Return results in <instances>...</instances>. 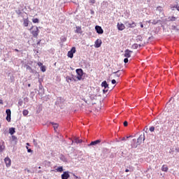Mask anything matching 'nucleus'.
Instances as JSON below:
<instances>
[{"mask_svg": "<svg viewBox=\"0 0 179 179\" xmlns=\"http://www.w3.org/2000/svg\"><path fill=\"white\" fill-rule=\"evenodd\" d=\"M29 31H31V34H32L34 38H37V37H38V34L40 33V30L38 29V27L32 26L29 29Z\"/></svg>", "mask_w": 179, "mask_h": 179, "instance_id": "obj_1", "label": "nucleus"}, {"mask_svg": "<svg viewBox=\"0 0 179 179\" xmlns=\"http://www.w3.org/2000/svg\"><path fill=\"white\" fill-rule=\"evenodd\" d=\"M76 72L77 73L76 79L78 80H83V70L82 69H77Z\"/></svg>", "mask_w": 179, "mask_h": 179, "instance_id": "obj_2", "label": "nucleus"}, {"mask_svg": "<svg viewBox=\"0 0 179 179\" xmlns=\"http://www.w3.org/2000/svg\"><path fill=\"white\" fill-rule=\"evenodd\" d=\"M76 52V48L73 47L70 51L68 52L67 56L69 58H73V54Z\"/></svg>", "mask_w": 179, "mask_h": 179, "instance_id": "obj_3", "label": "nucleus"}, {"mask_svg": "<svg viewBox=\"0 0 179 179\" xmlns=\"http://www.w3.org/2000/svg\"><path fill=\"white\" fill-rule=\"evenodd\" d=\"M145 141V133L143 134L140 135V136L137 139L138 145L142 144V142Z\"/></svg>", "mask_w": 179, "mask_h": 179, "instance_id": "obj_4", "label": "nucleus"}, {"mask_svg": "<svg viewBox=\"0 0 179 179\" xmlns=\"http://www.w3.org/2000/svg\"><path fill=\"white\" fill-rule=\"evenodd\" d=\"M6 113L7 114L6 120V121H8V122H10V115L12 114V112L10 111V109H7L6 110Z\"/></svg>", "mask_w": 179, "mask_h": 179, "instance_id": "obj_5", "label": "nucleus"}, {"mask_svg": "<svg viewBox=\"0 0 179 179\" xmlns=\"http://www.w3.org/2000/svg\"><path fill=\"white\" fill-rule=\"evenodd\" d=\"M95 30L96 31V33H98V34H103V33H104L103 28H101V27L99 25H96L95 27Z\"/></svg>", "mask_w": 179, "mask_h": 179, "instance_id": "obj_6", "label": "nucleus"}, {"mask_svg": "<svg viewBox=\"0 0 179 179\" xmlns=\"http://www.w3.org/2000/svg\"><path fill=\"white\" fill-rule=\"evenodd\" d=\"M4 162L6 163V167H10L11 164H12V161L10 159L9 157H6L4 159Z\"/></svg>", "mask_w": 179, "mask_h": 179, "instance_id": "obj_7", "label": "nucleus"}, {"mask_svg": "<svg viewBox=\"0 0 179 179\" xmlns=\"http://www.w3.org/2000/svg\"><path fill=\"white\" fill-rule=\"evenodd\" d=\"M71 177L69 175V171H64L63 174H62V179H68Z\"/></svg>", "mask_w": 179, "mask_h": 179, "instance_id": "obj_8", "label": "nucleus"}, {"mask_svg": "<svg viewBox=\"0 0 179 179\" xmlns=\"http://www.w3.org/2000/svg\"><path fill=\"white\" fill-rule=\"evenodd\" d=\"M101 43L102 42L101 39H97L94 43L95 48H100V47H101Z\"/></svg>", "mask_w": 179, "mask_h": 179, "instance_id": "obj_9", "label": "nucleus"}, {"mask_svg": "<svg viewBox=\"0 0 179 179\" xmlns=\"http://www.w3.org/2000/svg\"><path fill=\"white\" fill-rule=\"evenodd\" d=\"M132 52V50H129L128 49H127L125 51H124V57L126 58H131V53Z\"/></svg>", "mask_w": 179, "mask_h": 179, "instance_id": "obj_10", "label": "nucleus"}, {"mask_svg": "<svg viewBox=\"0 0 179 179\" xmlns=\"http://www.w3.org/2000/svg\"><path fill=\"white\" fill-rule=\"evenodd\" d=\"M101 142V140H96L94 141H92L90 144L88 145V146H96V145H99Z\"/></svg>", "mask_w": 179, "mask_h": 179, "instance_id": "obj_11", "label": "nucleus"}, {"mask_svg": "<svg viewBox=\"0 0 179 179\" xmlns=\"http://www.w3.org/2000/svg\"><path fill=\"white\" fill-rule=\"evenodd\" d=\"M75 33H77L78 34H82L83 31H82L81 27H76V29L75 31Z\"/></svg>", "mask_w": 179, "mask_h": 179, "instance_id": "obj_12", "label": "nucleus"}, {"mask_svg": "<svg viewBox=\"0 0 179 179\" xmlns=\"http://www.w3.org/2000/svg\"><path fill=\"white\" fill-rule=\"evenodd\" d=\"M117 29L118 30L122 31L125 29V25H124V24L117 23Z\"/></svg>", "mask_w": 179, "mask_h": 179, "instance_id": "obj_13", "label": "nucleus"}, {"mask_svg": "<svg viewBox=\"0 0 179 179\" xmlns=\"http://www.w3.org/2000/svg\"><path fill=\"white\" fill-rule=\"evenodd\" d=\"M23 24L24 27H27L29 26V17L23 19Z\"/></svg>", "mask_w": 179, "mask_h": 179, "instance_id": "obj_14", "label": "nucleus"}, {"mask_svg": "<svg viewBox=\"0 0 179 179\" xmlns=\"http://www.w3.org/2000/svg\"><path fill=\"white\" fill-rule=\"evenodd\" d=\"M162 171H164L165 173H167L169 171V167L167 165H163L162 166Z\"/></svg>", "mask_w": 179, "mask_h": 179, "instance_id": "obj_15", "label": "nucleus"}, {"mask_svg": "<svg viewBox=\"0 0 179 179\" xmlns=\"http://www.w3.org/2000/svg\"><path fill=\"white\" fill-rule=\"evenodd\" d=\"M55 170L57 173H62V171H64V167L59 166V167L57 168Z\"/></svg>", "mask_w": 179, "mask_h": 179, "instance_id": "obj_16", "label": "nucleus"}, {"mask_svg": "<svg viewBox=\"0 0 179 179\" xmlns=\"http://www.w3.org/2000/svg\"><path fill=\"white\" fill-rule=\"evenodd\" d=\"M101 86L102 87H106V89H107V87H108V84L107 83V81H103L101 83Z\"/></svg>", "mask_w": 179, "mask_h": 179, "instance_id": "obj_17", "label": "nucleus"}, {"mask_svg": "<svg viewBox=\"0 0 179 179\" xmlns=\"http://www.w3.org/2000/svg\"><path fill=\"white\" fill-rule=\"evenodd\" d=\"M115 74L114 78H120L121 76V73H120V71L113 73Z\"/></svg>", "mask_w": 179, "mask_h": 179, "instance_id": "obj_18", "label": "nucleus"}, {"mask_svg": "<svg viewBox=\"0 0 179 179\" xmlns=\"http://www.w3.org/2000/svg\"><path fill=\"white\" fill-rule=\"evenodd\" d=\"M16 131H15V128L11 127L9 129V134H10V135H13V134H15Z\"/></svg>", "mask_w": 179, "mask_h": 179, "instance_id": "obj_19", "label": "nucleus"}, {"mask_svg": "<svg viewBox=\"0 0 179 179\" xmlns=\"http://www.w3.org/2000/svg\"><path fill=\"white\" fill-rule=\"evenodd\" d=\"M5 149V145L3 144L0 143V152H3V150Z\"/></svg>", "mask_w": 179, "mask_h": 179, "instance_id": "obj_20", "label": "nucleus"}, {"mask_svg": "<svg viewBox=\"0 0 179 179\" xmlns=\"http://www.w3.org/2000/svg\"><path fill=\"white\" fill-rule=\"evenodd\" d=\"M133 48L134 50H136L138 48V47H141V45H138V43H134L133 45H132Z\"/></svg>", "mask_w": 179, "mask_h": 179, "instance_id": "obj_21", "label": "nucleus"}, {"mask_svg": "<svg viewBox=\"0 0 179 179\" xmlns=\"http://www.w3.org/2000/svg\"><path fill=\"white\" fill-rule=\"evenodd\" d=\"M129 27H136V24L133 22L131 24H129Z\"/></svg>", "mask_w": 179, "mask_h": 179, "instance_id": "obj_22", "label": "nucleus"}, {"mask_svg": "<svg viewBox=\"0 0 179 179\" xmlns=\"http://www.w3.org/2000/svg\"><path fill=\"white\" fill-rule=\"evenodd\" d=\"M32 22L33 23H38L40 20H38V18H33Z\"/></svg>", "mask_w": 179, "mask_h": 179, "instance_id": "obj_23", "label": "nucleus"}, {"mask_svg": "<svg viewBox=\"0 0 179 179\" xmlns=\"http://www.w3.org/2000/svg\"><path fill=\"white\" fill-rule=\"evenodd\" d=\"M23 115L26 116L29 114V110H24L22 112Z\"/></svg>", "mask_w": 179, "mask_h": 179, "instance_id": "obj_24", "label": "nucleus"}, {"mask_svg": "<svg viewBox=\"0 0 179 179\" xmlns=\"http://www.w3.org/2000/svg\"><path fill=\"white\" fill-rule=\"evenodd\" d=\"M33 143H34V146H36V147L38 146V143H37V140L34 139Z\"/></svg>", "mask_w": 179, "mask_h": 179, "instance_id": "obj_25", "label": "nucleus"}, {"mask_svg": "<svg viewBox=\"0 0 179 179\" xmlns=\"http://www.w3.org/2000/svg\"><path fill=\"white\" fill-rule=\"evenodd\" d=\"M157 10H158L159 12H163V8H162V6H158L157 8Z\"/></svg>", "mask_w": 179, "mask_h": 179, "instance_id": "obj_26", "label": "nucleus"}, {"mask_svg": "<svg viewBox=\"0 0 179 179\" xmlns=\"http://www.w3.org/2000/svg\"><path fill=\"white\" fill-rule=\"evenodd\" d=\"M41 70L42 72H45L46 71L45 66H41Z\"/></svg>", "mask_w": 179, "mask_h": 179, "instance_id": "obj_27", "label": "nucleus"}, {"mask_svg": "<svg viewBox=\"0 0 179 179\" xmlns=\"http://www.w3.org/2000/svg\"><path fill=\"white\" fill-rule=\"evenodd\" d=\"M58 127H59L58 124H53L54 129H58Z\"/></svg>", "mask_w": 179, "mask_h": 179, "instance_id": "obj_28", "label": "nucleus"}, {"mask_svg": "<svg viewBox=\"0 0 179 179\" xmlns=\"http://www.w3.org/2000/svg\"><path fill=\"white\" fill-rule=\"evenodd\" d=\"M103 93H107V92H108V87H107V88H104L103 90Z\"/></svg>", "mask_w": 179, "mask_h": 179, "instance_id": "obj_29", "label": "nucleus"}, {"mask_svg": "<svg viewBox=\"0 0 179 179\" xmlns=\"http://www.w3.org/2000/svg\"><path fill=\"white\" fill-rule=\"evenodd\" d=\"M150 132H154L155 131V127H150Z\"/></svg>", "mask_w": 179, "mask_h": 179, "instance_id": "obj_30", "label": "nucleus"}, {"mask_svg": "<svg viewBox=\"0 0 179 179\" xmlns=\"http://www.w3.org/2000/svg\"><path fill=\"white\" fill-rule=\"evenodd\" d=\"M76 143H82V140L76 139Z\"/></svg>", "mask_w": 179, "mask_h": 179, "instance_id": "obj_31", "label": "nucleus"}, {"mask_svg": "<svg viewBox=\"0 0 179 179\" xmlns=\"http://www.w3.org/2000/svg\"><path fill=\"white\" fill-rule=\"evenodd\" d=\"M124 127H128V122L124 121L123 123Z\"/></svg>", "mask_w": 179, "mask_h": 179, "instance_id": "obj_32", "label": "nucleus"}, {"mask_svg": "<svg viewBox=\"0 0 179 179\" xmlns=\"http://www.w3.org/2000/svg\"><path fill=\"white\" fill-rule=\"evenodd\" d=\"M13 141H17V138L15 136H12Z\"/></svg>", "mask_w": 179, "mask_h": 179, "instance_id": "obj_33", "label": "nucleus"}, {"mask_svg": "<svg viewBox=\"0 0 179 179\" xmlns=\"http://www.w3.org/2000/svg\"><path fill=\"white\" fill-rule=\"evenodd\" d=\"M128 57H127V58H125L124 59V64H128Z\"/></svg>", "mask_w": 179, "mask_h": 179, "instance_id": "obj_34", "label": "nucleus"}, {"mask_svg": "<svg viewBox=\"0 0 179 179\" xmlns=\"http://www.w3.org/2000/svg\"><path fill=\"white\" fill-rule=\"evenodd\" d=\"M90 3H96V0H90Z\"/></svg>", "mask_w": 179, "mask_h": 179, "instance_id": "obj_35", "label": "nucleus"}, {"mask_svg": "<svg viewBox=\"0 0 179 179\" xmlns=\"http://www.w3.org/2000/svg\"><path fill=\"white\" fill-rule=\"evenodd\" d=\"M112 84L115 85L117 83V81L115 80H112Z\"/></svg>", "mask_w": 179, "mask_h": 179, "instance_id": "obj_36", "label": "nucleus"}, {"mask_svg": "<svg viewBox=\"0 0 179 179\" xmlns=\"http://www.w3.org/2000/svg\"><path fill=\"white\" fill-rule=\"evenodd\" d=\"M38 65L41 67V66H43V63L39 62H38Z\"/></svg>", "mask_w": 179, "mask_h": 179, "instance_id": "obj_37", "label": "nucleus"}, {"mask_svg": "<svg viewBox=\"0 0 179 179\" xmlns=\"http://www.w3.org/2000/svg\"><path fill=\"white\" fill-rule=\"evenodd\" d=\"M27 152H28V153H31V152H33V150H31V149L29 148L27 150Z\"/></svg>", "mask_w": 179, "mask_h": 179, "instance_id": "obj_38", "label": "nucleus"}, {"mask_svg": "<svg viewBox=\"0 0 179 179\" xmlns=\"http://www.w3.org/2000/svg\"><path fill=\"white\" fill-rule=\"evenodd\" d=\"M16 13H17V15H20V13H22V12L20 11V10H19L18 11H16Z\"/></svg>", "mask_w": 179, "mask_h": 179, "instance_id": "obj_39", "label": "nucleus"}, {"mask_svg": "<svg viewBox=\"0 0 179 179\" xmlns=\"http://www.w3.org/2000/svg\"><path fill=\"white\" fill-rule=\"evenodd\" d=\"M41 43V40H39L38 42H37V45H40V43Z\"/></svg>", "mask_w": 179, "mask_h": 179, "instance_id": "obj_40", "label": "nucleus"}, {"mask_svg": "<svg viewBox=\"0 0 179 179\" xmlns=\"http://www.w3.org/2000/svg\"><path fill=\"white\" fill-rule=\"evenodd\" d=\"M140 26H141V29H143V24H142V22H140Z\"/></svg>", "mask_w": 179, "mask_h": 179, "instance_id": "obj_41", "label": "nucleus"}, {"mask_svg": "<svg viewBox=\"0 0 179 179\" xmlns=\"http://www.w3.org/2000/svg\"><path fill=\"white\" fill-rule=\"evenodd\" d=\"M0 104H3V101L2 99H0Z\"/></svg>", "mask_w": 179, "mask_h": 179, "instance_id": "obj_42", "label": "nucleus"}, {"mask_svg": "<svg viewBox=\"0 0 179 179\" xmlns=\"http://www.w3.org/2000/svg\"><path fill=\"white\" fill-rule=\"evenodd\" d=\"M129 169H126L125 170V173H129Z\"/></svg>", "mask_w": 179, "mask_h": 179, "instance_id": "obj_43", "label": "nucleus"}, {"mask_svg": "<svg viewBox=\"0 0 179 179\" xmlns=\"http://www.w3.org/2000/svg\"><path fill=\"white\" fill-rule=\"evenodd\" d=\"M15 51H16V52H19V50L17 49H15Z\"/></svg>", "mask_w": 179, "mask_h": 179, "instance_id": "obj_44", "label": "nucleus"}, {"mask_svg": "<svg viewBox=\"0 0 179 179\" xmlns=\"http://www.w3.org/2000/svg\"><path fill=\"white\" fill-rule=\"evenodd\" d=\"M27 146H30V143H27Z\"/></svg>", "mask_w": 179, "mask_h": 179, "instance_id": "obj_45", "label": "nucleus"}, {"mask_svg": "<svg viewBox=\"0 0 179 179\" xmlns=\"http://www.w3.org/2000/svg\"><path fill=\"white\" fill-rule=\"evenodd\" d=\"M30 86H31V85H30V84H28V87H30Z\"/></svg>", "mask_w": 179, "mask_h": 179, "instance_id": "obj_46", "label": "nucleus"}, {"mask_svg": "<svg viewBox=\"0 0 179 179\" xmlns=\"http://www.w3.org/2000/svg\"><path fill=\"white\" fill-rule=\"evenodd\" d=\"M26 148L27 149V150H29V149H30V148H29V147H27V146L26 147Z\"/></svg>", "mask_w": 179, "mask_h": 179, "instance_id": "obj_47", "label": "nucleus"}, {"mask_svg": "<svg viewBox=\"0 0 179 179\" xmlns=\"http://www.w3.org/2000/svg\"><path fill=\"white\" fill-rule=\"evenodd\" d=\"M122 141H125V138H122Z\"/></svg>", "mask_w": 179, "mask_h": 179, "instance_id": "obj_48", "label": "nucleus"}, {"mask_svg": "<svg viewBox=\"0 0 179 179\" xmlns=\"http://www.w3.org/2000/svg\"><path fill=\"white\" fill-rule=\"evenodd\" d=\"M173 19H174V20H176L175 17H173Z\"/></svg>", "mask_w": 179, "mask_h": 179, "instance_id": "obj_49", "label": "nucleus"}, {"mask_svg": "<svg viewBox=\"0 0 179 179\" xmlns=\"http://www.w3.org/2000/svg\"><path fill=\"white\" fill-rule=\"evenodd\" d=\"M159 126H156L155 128H157Z\"/></svg>", "mask_w": 179, "mask_h": 179, "instance_id": "obj_50", "label": "nucleus"}, {"mask_svg": "<svg viewBox=\"0 0 179 179\" xmlns=\"http://www.w3.org/2000/svg\"><path fill=\"white\" fill-rule=\"evenodd\" d=\"M38 169H41V166H39Z\"/></svg>", "mask_w": 179, "mask_h": 179, "instance_id": "obj_51", "label": "nucleus"}, {"mask_svg": "<svg viewBox=\"0 0 179 179\" xmlns=\"http://www.w3.org/2000/svg\"><path fill=\"white\" fill-rule=\"evenodd\" d=\"M0 128H1V124H0Z\"/></svg>", "mask_w": 179, "mask_h": 179, "instance_id": "obj_52", "label": "nucleus"}, {"mask_svg": "<svg viewBox=\"0 0 179 179\" xmlns=\"http://www.w3.org/2000/svg\"><path fill=\"white\" fill-rule=\"evenodd\" d=\"M0 128H1V124H0Z\"/></svg>", "mask_w": 179, "mask_h": 179, "instance_id": "obj_53", "label": "nucleus"}]
</instances>
